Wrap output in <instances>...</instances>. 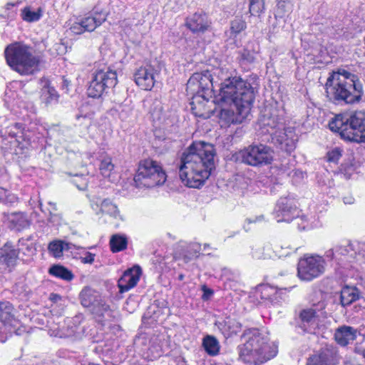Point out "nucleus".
Returning <instances> with one entry per match:
<instances>
[{
	"label": "nucleus",
	"instance_id": "obj_1",
	"mask_svg": "<svg viewBox=\"0 0 365 365\" xmlns=\"http://www.w3.org/2000/svg\"><path fill=\"white\" fill-rule=\"evenodd\" d=\"M259 78L252 74L244 80L235 76L225 78L220 84L214 103L222 106L219 117L227 123H242L250 115L259 88Z\"/></svg>",
	"mask_w": 365,
	"mask_h": 365
},
{
	"label": "nucleus",
	"instance_id": "obj_2",
	"mask_svg": "<svg viewBox=\"0 0 365 365\" xmlns=\"http://www.w3.org/2000/svg\"><path fill=\"white\" fill-rule=\"evenodd\" d=\"M215 156L212 144L193 142L181 156L179 175L182 182L190 187L202 186L215 168Z\"/></svg>",
	"mask_w": 365,
	"mask_h": 365
},
{
	"label": "nucleus",
	"instance_id": "obj_3",
	"mask_svg": "<svg viewBox=\"0 0 365 365\" xmlns=\"http://www.w3.org/2000/svg\"><path fill=\"white\" fill-rule=\"evenodd\" d=\"M239 357L246 364L259 365L274 357L277 347L269 343L268 336L257 328L247 329L241 336Z\"/></svg>",
	"mask_w": 365,
	"mask_h": 365
},
{
	"label": "nucleus",
	"instance_id": "obj_4",
	"mask_svg": "<svg viewBox=\"0 0 365 365\" xmlns=\"http://www.w3.org/2000/svg\"><path fill=\"white\" fill-rule=\"evenodd\" d=\"M326 92L334 103H358L363 95V87L357 76L344 69L333 72L327 78Z\"/></svg>",
	"mask_w": 365,
	"mask_h": 365
},
{
	"label": "nucleus",
	"instance_id": "obj_5",
	"mask_svg": "<svg viewBox=\"0 0 365 365\" xmlns=\"http://www.w3.org/2000/svg\"><path fill=\"white\" fill-rule=\"evenodd\" d=\"M331 131L348 141L365 143V113L354 111L336 115L329 123Z\"/></svg>",
	"mask_w": 365,
	"mask_h": 365
},
{
	"label": "nucleus",
	"instance_id": "obj_6",
	"mask_svg": "<svg viewBox=\"0 0 365 365\" xmlns=\"http://www.w3.org/2000/svg\"><path fill=\"white\" fill-rule=\"evenodd\" d=\"M4 56L10 68L21 75H31L39 71V58L31 53L29 46L21 42L7 46Z\"/></svg>",
	"mask_w": 365,
	"mask_h": 365
},
{
	"label": "nucleus",
	"instance_id": "obj_7",
	"mask_svg": "<svg viewBox=\"0 0 365 365\" xmlns=\"http://www.w3.org/2000/svg\"><path fill=\"white\" fill-rule=\"evenodd\" d=\"M166 177L158 162L145 159L140 162L134 182L137 187L151 188L163 185L166 180Z\"/></svg>",
	"mask_w": 365,
	"mask_h": 365
},
{
	"label": "nucleus",
	"instance_id": "obj_8",
	"mask_svg": "<svg viewBox=\"0 0 365 365\" xmlns=\"http://www.w3.org/2000/svg\"><path fill=\"white\" fill-rule=\"evenodd\" d=\"M232 158L237 162L253 167H261L272 163L274 150L264 144H252L236 153Z\"/></svg>",
	"mask_w": 365,
	"mask_h": 365
},
{
	"label": "nucleus",
	"instance_id": "obj_9",
	"mask_svg": "<svg viewBox=\"0 0 365 365\" xmlns=\"http://www.w3.org/2000/svg\"><path fill=\"white\" fill-rule=\"evenodd\" d=\"M362 250L365 252V245ZM325 257L331 260H334L339 265L344 267L348 263L354 262L359 263L365 262V254L360 252H356L352 244L346 245H339L334 249H330L325 252Z\"/></svg>",
	"mask_w": 365,
	"mask_h": 365
},
{
	"label": "nucleus",
	"instance_id": "obj_10",
	"mask_svg": "<svg viewBox=\"0 0 365 365\" xmlns=\"http://www.w3.org/2000/svg\"><path fill=\"white\" fill-rule=\"evenodd\" d=\"M213 78L207 71L194 73L187 81L186 91L190 94H205L207 96H215L214 94Z\"/></svg>",
	"mask_w": 365,
	"mask_h": 365
},
{
	"label": "nucleus",
	"instance_id": "obj_11",
	"mask_svg": "<svg viewBox=\"0 0 365 365\" xmlns=\"http://www.w3.org/2000/svg\"><path fill=\"white\" fill-rule=\"evenodd\" d=\"M325 261L322 257L313 255L301 259L298 262L297 274L300 279L311 281L324 273Z\"/></svg>",
	"mask_w": 365,
	"mask_h": 365
},
{
	"label": "nucleus",
	"instance_id": "obj_12",
	"mask_svg": "<svg viewBox=\"0 0 365 365\" xmlns=\"http://www.w3.org/2000/svg\"><path fill=\"white\" fill-rule=\"evenodd\" d=\"M160 71V64L158 61H154L153 64L139 68L134 74V81L142 89L151 90Z\"/></svg>",
	"mask_w": 365,
	"mask_h": 365
},
{
	"label": "nucleus",
	"instance_id": "obj_13",
	"mask_svg": "<svg viewBox=\"0 0 365 365\" xmlns=\"http://www.w3.org/2000/svg\"><path fill=\"white\" fill-rule=\"evenodd\" d=\"M268 140L280 150L291 153L296 148L298 137L294 129L289 127L272 133Z\"/></svg>",
	"mask_w": 365,
	"mask_h": 365
},
{
	"label": "nucleus",
	"instance_id": "obj_14",
	"mask_svg": "<svg viewBox=\"0 0 365 365\" xmlns=\"http://www.w3.org/2000/svg\"><path fill=\"white\" fill-rule=\"evenodd\" d=\"M338 348L326 345L307 359L306 365H336L340 359Z\"/></svg>",
	"mask_w": 365,
	"mask_h": 365
},
{
	"label": "nucleus",
	"instance_id": "obj_15",
	"mask_svg": "<svg viewBox=\"0 0 365 365\" xmlns=\"http://www.w3.org/2000/svg\"><path fill=\"white\" fill-rule=\"evenodd\" d=\"M259 124L263 132L271 135L283 127V119L275 108L265 110L259 118Z\"/></svg>",
	"mask_w": 365,
	"mask_h": 365
},
{
	"label": "nucleus",
	"instance_id": "obj_16",
	"mask_svg": "<svg viewBox=\"0 0 365 365\" xmlns=\"http://www.w3.org/2000/svg\"><path fill=\"white\" fill-rule=\"evenodd\" d=\"M191 96V110L195 116L203 118H209L213 111L210 109L209 104H217L210 100L213 96H207L205 94H190Z\"/></svg>",
	"mask_w": 365,
	"mask_h": 365
},
{
	"label": "nucleus",
	"instance_id": "obj_17",
	"mask_svg": "<svg viewBox=\"0 0 365 365\" xmlns=\"http://www.w3.org/2000/svg\"><path fill=\"white\" fill-rule=\"evenodd\" d=\"M211 20L203 11H197L187 16L185 26L193 34H204L211 27Z\"/></svg>",
	"mask_w": 365,
	"mask_h": 365
},
{
	"label": "nucleus",
	"instance_id": "obj_18",
	"mask_svg": "<svg viewBox=\"0 0 365 365\" xmlns=\"http://www.w3.org/2000/svg\"><path fill=\"white\" fill-rule=\"evenodd\" d=\"M142 274L140 266L135 265L125 270L118 281L120 293L128 292L138 284Z\"/></svg>",
	"mask_w": 365,
	"mask_h": 365
},
{
	"label": "nucleus",
	"instance_id": "obj_19",
	"mask_svg": "<svg viewBox=\"0 0 365 365\" xmlns=\"http://www.w3.org/2000/svg\"><path fill=\"white\" fill-rule=\"evenodd\" d=\"M277 217L282 216V218L277 220V222H289L299 215V211L295 207H293L290 200L287 198H280L277 204Z\"/></svg>",
	"mask_w": 365,
	"mask_h": 365
},
{
	"label": "nucleus",
	"instance_id": "obj_20",
	"mask_svg": "<svg viewBox=\"0 0 365 365\" xmlns=\"http://www.w3.org/2000/svg\"><path fill=\"white\" fill-rule=\"evenodd\" d=\"M358 331L351 326L342 325L335 329L334 339L341 346H346L357 337Z\"/></svg>",
	"mask_w": 365,
	"mask_h": 365
},
{
	"label": "nucleus",
	"instance_id": "obj_21",
	"mask_svg": "<svg viewBox=\"0 0 365 365\" xmlns=\"http://www.w3.org/2000/svg\"><path fill=\"white\" fill-rule=\"evenodd\" d=\"M19 253V250L14 249L9 242L1 247V264L5 266L4 269L8 272H11L16 265Z\"/></svg>",
	"mask_w": 365,
	"mask_h": 365
},
{
	"label": "nucleus",
	"instance_id": "obj_22",
	"mask_svg": "<svg viewBox=\"0 0 365 365\" xmlns=\"http://www.w3.org/2000/svg\"><path fill=\"white\" fill-rule=\"evenodd\" d=\"M4 217L5 218L4 222L7 224L8 227L11 230L21 231L30 225L29 220L21 212L4 213Z\"/></svg>",
	"mask_w": 365,
	"mask_h": 365
},
{
	"label": "nucleus",
	"instance_id": "obj_23",
	"mask_svg": "<svg viewBox=\"0 0 365 365\" xmlns=\"http://www.w3.org/2000/svg\"><path fill=\"white\" fill-rule=\"evenodd\" d=\"M107 15L108 14L103 11L100 12L96 11L80 21L85 31L91 32L106 21Z\"/></svg>",
	"mask_w": 365,
	"mask_h": 365
},
{
	"label": "nucleus",
	"instance_id": "obj_24",
	"mask_svg": "<svg viewBox=\"0 0 365 365\" xmlns=\"http://www.w3.org/2000/svg\"><path fill=\"white\" fill-rule=\"evenodd\" d=\"M11 307L9 303L1 302V323L3 324L5 329L9 330V332H15L16 327L18 325L19 322L16 319L10 310Z\"/></svg>",
	"mask_w": 365,
	"mask_h": 365
},
{
	"label": "nucleus",
	"instance_id": "obj_25",
	"mask_svg": "<svg viewBox=\"0 0 365 365\" xmlns=\"http://www.w3.org/2000/svg\"><path fill=\"white\" fill-rule=\"evenodd\" d=\"M359 297L360 291L356 287L344 286L340 292V304L346 307L358 300Z\"/></svg>",
	"mask_w": 365,
	"mask_h": 365
},
{
	"label": "nucleus",
	"instance_id": "obj_26",
	"mask_svg": "<svg viewBox=\"0 0 365 365\" xmlns=\"http://www.w3.org/2000/svg\"><path fill=\"white\" fill-rule=\"evenodd\" d=\"M93 76L96 77L97 81H100L102 83H105L107 87L110 88L115 87L118 82L116 72L109 68L97 70Z\"/></svg>",
	"mask_w": 365,
	"mask_h": 365
},
{
	"label": "nucleus",
	"instance_id": "obj_27",
	"mask_svg": "<svg viewBox=\"0 0 365 365\" xmlns=\"http://www.w3.org/2000/svg\"><path fill=\"white\" fill-rule=\"evenodd\" d=\"M260 297L268 300L272 304H277L282 299V290L269 285H262L259 287Z\"/></svg>",
	"mask_w": 365,
	"mask_h": 365
},
{
	"label": "nucleus",
	"instance_id": "obj_28",
	"mask_svg": "<svg viewBox=\"0 0 365 365\" xmlns=\"http://www.w3.org/2000/svg\"><path fill=\"white\" fill-rule=\"evenodd\" d=\"M219 328L226 337H230L241 331L242 324L235 319L227 317L219 323Z\"/></svg>",
	"mask_w": 365,
	"mask_h": 365
},
{
	"label": "nucleus",
	"instance_id": "obj_29",
	"mask_svg": "<svg viewBox=\"0 0 365 365\" xmlns=\"http://www.w3.org/2000/svg\"><path fill=\"white\" fill-rule=\"evenodd\" d=\"M42 83H43L41 88L42 101L46 105L58 102L59 96L55 88L51 86L49 81H42Z\"/></svg>",
	"mask_w": 365,
	"mask_h": 365
},
{
	"label": "nucleus",
	"instance_id": "obj_30",
	"mask_svg": "<svg viewBox=\"0 0 365 365\" xmlns=\"http://www.w3.org/2000/svg\"><path fill=\"white\" fill-rule=\"evenodd\" d=\"M110 89L107 85L102 83L100 81H97L96 77L93 76L92 80L87 89L88 95L91 98H100L103 93H107Z\"/></svg>",
	"mask_w": 365,
	"mask_h": 365
},
{
	"label": "nucleus",
	"instance_id": "obj_31",
	"mask_svg": "<svg viewBox=\"0 0 365 365\" xmlns=\"http://www.w3.org/2000/svg\"><path fill=\"white\" fill-rule=\"evenodd\" d=\"M99 292L89 287H84L79 294L81 304L84 307H89L98 297Z\"/></svg>",
	"mask_w": 365,
	"mask_h": 365
},
{
	"label": "nucleus",
	"instance_id": "obj_32",
	"mask_svg": "<svg viewBox=\"0 0 365 365\" xmlns=\"http://www.w3.org/2000/svg\"><path fill=\"white\" fill-rule=\"evenodd\" d=\"M48 273L66 281H71L74 277L71 270L60 264L51 266L49 268Z\"/></svg>",
	"mask_w": 365,
	"mask_h": 365
},
{
	"label": "nucleus",
	"instance_id": "obj_33",
	"mask_svg": "<svg viewBox=\"0 0 365 365\" xmlns=\"http://www.w3.org/2000/svg\"><path fill=\"white\" fill-rule=\"evenodd\" d=\"M128 240L125 235L115 234L112 235L110 240V250L113 252H118L127 248Z\"/></svg>",
	"mask_w": 365,
	"mask_h": 365
},
{
	"label": "nucleus",
	"instance_id": "obj_34",
	"mask_svg": "<svg viewBox=\"0 0 365 365\" xmlns=\"http://www.w3.org/2000/svg\"><path fill=\"white\" fill-rule=\"evenodd\" d=\"M202 346L205 351L210 356H215L219 353L220 344L217 339L211 335L203 338Z\"/></svg>",
	"mask_w": 365,
	"mask_h": 365
},
{
	"label": "nucleus",
	"instance_id": "obj_35",
	"mask_svg": "<svg viewBox=\"0 0 365 365\" xmlns=\"http://www.w3.org/2000/svg\"><path fill=\"white\" fill-rule=\"evenodd\" d=\"M247 28L246 22L242 17L236 16L230 22V29L229 31V36L230 38H235L242 31Z\"/></svg>",
	"mask_w": 365,
	"mask_h": 365
},
{
	"label": "nucleus",
	"instance_id": "obj_36",
	"mask_svg": "<svg viewBox=\"0 0 365 365\" xmlns=\"http://www.w3.org/2000/svg\"><path fill=\"white\" fill-rule=\"evenodd\" d=\"M42 16V11L38 8L37 11H31L29 7H25L21 12L23 20L27 22H34L40 19Z\"/></svg>",
	"mask_w": 365,
	"mask_h": 365
},
{
	"label": "nucleus",
	"instance_id": "obj_37",
	"mask_svg": "<svg viewBox=\"0 0 365 365\" xmlns=\"http://www.w3.org/2000/svg\"><path fill=\"white\" fill-rule=\"evenodd\" d=\"M299 317L302 320V322L303 323L304 327H305L306 324L309 325L314 323L317 315L314 309H307L302 310L300 313Z\"/></svg>",
	"mask_w": 365,
	"mask_h": 365
},
{
	"label": "nucleus",
	"instance_id": "obj_38",
	"mask_svg": "<svg viewBox=\"0 0 365 365\" xmlns=\"http://www.w3.org/2000/svg\"><path fill=\"white\" fill-rule=\"evenodd\" d=\"M48 250L55 257H60L64 250V242L62 240H54L48 244Z\"/></svg>",
	"mask_w": 365,
	"mask_h": 365
},
{
	"label": "nucleus",
	"instance_id": "obj_39",
	"mask_svg": "<svg viewBox=\"0 0 365 365\" xmlns=\"http://www.w3.org/2000/svg\"><path fill=\"white\" fill-rule=\"evenodd\" d=\"M109 311H110V305L107 303L106 297L101 296V297L98 299L97 307L94 308L93 314L99 317H103L104 314Z\"/></svg>",
	"mask_w": 365,
	"mask_h": 365
},
{
	"label": "nucleus",
	"instance_id": "obj_40",
	"mask_svg": "<svg viewBox=\"0 0 365 365\" xmlns=\"http://www.w3.org/2000/svg\"><path fill=\"white\" fill-rule=\"evenodd\" d=\"M101 211L112 216H116L118 212V207L108 199H105L101 204Z\"/></svg>",
	"mask_w": 365,
	"mask_h": 365
},
{
	"label": "nucleus",
	"instance_id": "obj_41",
	"mask_svg": "<svg viewBox=\"0 0 365 365\" xmlns=\"http://www.w3.org/2000/svg\"><path fill=\"white\" fill-rule=\"evenodd\" d=\"M114 168V165L112 163V160L110 158L103 159L100 164V171L103 176L105 178L109 177L111 171Z\"/></svg>",
	"mask_w": 365,
	"mask_h": 365
},
{
	"label": "nucleus",
	"instance_id": "obj_42",
	"mask_svg": "<svg viewBox=\"0 0 365 365\" xmlns=\"http://www.w3.org/2000/svg\"><path fill=\"white\" fill-rule=\"evenodd\" d=\"M292 9V5L289 0H279L277 4V14L279 17L284 16Z\"/></svg>",
	"mask_w": 365,
	"mask_h": 365
},
{
	"label": "nucleus",
	"instance_id": "obj_43",
	"mask_svg": "<svg viewBox=\"0 0 365 365\" xmlns=\"http://www.w3.org/2000/svg\"><path fill=\"white\" fill-rule=\"evenodd\" d=\"M264 9V0H250V12L252 15H259Z\"/></svg>",
	"mask_w": 365,
	"mask_h": 365
},
{
	"label": "nucleus",
	"instance_id": "obj_44",
	"mask_svg": "<svg viewBox=\"0 0 365 365\" xmlns=\"http://www.w3.org/2000/svg\"><path fill=\"white\" fill-rule=\"evenodd\" d=\"M163 111V106L159 100L155 99L150 108V113L153 119L160 120V115Z\"/></svg>",
	"mask_w": 365,
	"mask_h": 365
},
{
	"label": "nucleus",
	"instance_id": "obj_45",
	"mask_svg": "<svg viewBox=\"0 0 365 365\" xmlns=\"http://www.w3.org/2000/svg\"><path fill=\"white\" fill-rule=\"evenodd\" d=\"M342 150L340 148H335L327 153V159L329 163L337 164L341 157Z\"/></svg>",
	"mask_w": 365,
	"mask_h": 365
},
{
	"label": "nucleus",
	"instance_id": "obj_46",
	"mask_svg": "<svg viewBox=\"0 0 365 365\" xmlns=\"http://www.w3.org/2000/svg\"><path fill=\"white\" fill-rule=\"evenodd\" d=\"M23 125L21 123H15L14 125L8 132L9 135L12 138H23Z\"/></svg>",
	"mask_w": 365,
	"mask_h": 365
},
{
	"label": "nucleus",
	"instance_id": "obj_47",
	"mask_svg": "<svg viewBox=\"0 0 365 365\" xmlns=\"http://www.w3.org/2000/svg\"><path fill=\"white\" fill-rule=\"evenodd\" d=\"M70 29L71 32H73L75 34H81L83 32H85V30L83 28V25L81 21H79L78 22L73 23L72 26L70 27Z\"/></svg>",
	"mask_w": 365,
	"mask_h": 365
},
{
	"label": "nucleus",
	"instance_id": "obj_48",
	"mask_svg": "<svg viewBox=\"0 0 365 365\" xmlns=\"http://www.w3.org/2000/svg\"><path fill=\"white\" fill-rule=\"evenodd\" d=\"M4 195L5 197L4 199V202L5 204L13 205L17 202V197L14 194L8 192L6 190H4Z\"/></svg>",
	"mask_w": 365,
	"mask_h": 365
},
{
	"label": "nucleus",
	"instance_id": "obj_49",
	"mask_svg": "<svg viewBox=\"0 0 365 365\" xmlns=\"http://www.w3.org/2000/svg\"><path fill=\"white\" fill-rule=\"evenodd\" d=\"M241 58L242 60L246 61L248 63H252L255 60L253 54L248 50H244L242 52Z\"/></svg>",
	"mask_w": 365,
	"mask_h": 365
},
{
	"label": "nucleus",
	"instance_id": "obj_50",
	"mask_svg": "<svg viewBox=\"0 0 365 365\" xmlns=\"http://www.w3.org/2000/svg\"><path fill=\"white\" fill-rule=\"evenodd\" d=\"M202 289L203 291L202 299L204 301L208 300L210 298V297L213 294L212 289L207 288L205 285L202 286Z\"/></svg>",
	"mask_w": 365,
	"mask_h": 365
},
{
	"label": "nucleus",
	"instance_id": "obj_51",
	"mask_svg": "<svg viewBox=\"0 0 365 365\" xmlns=\"http://www.w3.org/2000/svg\"><path fill=\"white\" fill-rule=\"evenodd\" d=\"M95 255L91 252H86L85 257H82L81 262L84 264H92L94 261Z\"/></svg>",
	"mask_w": 365,
	"mask_h": 365
},
{
	"label": "nucleus",
	"instance_id": "obj_52",
	"mask_svg": "<svg viewBox=\"0 0 365 365\" xmlns=\"http://www.w3.org/2000/svg\"><path fill=\"white\" fill-rule=\"evenodd\" d=\"M343 201L345 204L351 205L354 202V198L352 196L349 195L344 197Z\"/></svg>",
	"mask_w": 365,
	"mask_h": 365
},
{
	"label": "nucleus",
	"instance_id": "obj_53",
	"mask_svg": "<svg viewBox=\"0 0 365 365\" xmlns=\"http://www.w3.org/2000/svg\"><path fill=\"white\" fill-rule=\"evenodd\" d=\"M190 247H191L192 250H193V252H194V255H197V253H198L200 252V245L197 244H195V243L192 244V245H190Z\"/></svg>",
	"mask_w": 365,
	"mask_h": 365
},
{
	"label": "nucleus",
	"instance_id": "obj_54",
	"mask_svg": "<svg viewBox=\"0 0 365 365\" xmlns=\"http://www.w3.org/2000/svg\"><path fill=\"white\" fill-rule=\"evenodd\" d=\"M101 296H102L101 294L99 293L98 294V297L94 299L93 304H92V306L89 307L90 308H91L92 312H93L94 308H96L97 307V303L98 302V299L101 298Z\"/></svg>",
	"mask_w": 365,
	"mask_h": 365
},
{
	"label": "nucleus",
	"instance_id": "obj_55",
	"mask_svg": "<svg viewBox=\"0 0 365 365\" xmlns=\"http://www.w3.org/2000/svg\"><path fill=\"white\" fill-rule=\"evenodd\" d=\"M49 299L51 301L56 302L58 300L61 299V297L57 294L51 293Z\"/></svg>",
	"mask_w": 365,
	"mask_h": 365
},
{
	"label": "nucleus",
	"instance_id": "obj_56",
	"mask_svg": "<svg viewBox=\"0 0 365 365\" xmlns=\"http://www.w3.org/2000/svg\"><path fill=\"white\" fill-rule=\"evenodd\" d=\"M262 218H263V216L261 215V216H259V217H256L254 220L247 219V221H248L249 223H252V222H256L257 221H260Z\"/></svg>",
	"mask_w": 365,
	"mask_h": 365
},
{
	"label": "nucleus",
	"instance_id": "obj_57",
	"mask_svg": "<svg viewBox=\"0 0 365 365\" xmlns=\"http://www.w3.org/2000/svg\"><path fill=\"white\" fill-rule=\"evenodd\" d=\"M57 215L56 214H53V211L52 210H49V217H48V221L50 222H53V218L54 217H56Z\"/></svg>",
	"mask_w": 365,
	"mask_h": 365
},
{
	"label": "nucleus",
	"instance_id": "obj_58",
	"mask_svg": "<svg viewBox=\"0 0 365 365\" xmlns=\"http://www.w3.org/2000/svg\"><path fill=\"white\" fill-rule=\"evenodd\" d=\"M48 204L51 206L53 211H56L57 210V207H56V203L49 202Z\"/></svg>",
	"mask_w": 365,
	"mask_h": 365
},
{
	"label": "nucleus",
	"instance_id": "obj_59",
	"mask_svg": "<svg viewBox=\"0 0 365 365\" xmlns=\"http://www.w3.org/2000/svg\"><path fill=\"white\" fill-rule=\"evenodd\" d=\"M190 255H191V253H189V255H185V262L190 261L192 259V257L194 256V255H192V256H190Z\"/></svg>",
	"mask_w": 365,
	"mask_h": 365
},
{
	"label": "nucleus",
	"instance_id": "obj_60",
	"mask_svg": "<svg viewBox=\"0 0 365 365\" xmlns=\"http://www.w3.org/2000/svg\"><path fill=\"white\" fill-rule=\"evenodd\" d=\"M357 352L365 359V349L359 350Z\"/></svg>",
	"mask_w": 365,
	"mask_h": 365
},
{
	"label": "nucleus",
	"instance_id": "obj_61",
	"mask_svg": "<svg viewBox=\"0 0 365 365\" xmlns=\"http://www.w3.org/2000/svg\"><path fill=\"white\" fill-rule=\"evenodd\" d=\"M184 277H185V276H184V274H180L178 275V279L180 281H182V280H183Z\"/></svg>",
	"mask_w": 365,
	"mask_h": 365
},
{
	"label": "nucleus",
	"instance_id": "obj_62",
	"mask_svg": "<svg viewBox=\"0 0 365 365\" xmlns=\"http://www.w3.org/2000/svg\"><path fill=\"white\" fill-rule=\"evenodd\" d=\"M81 118H86V115H76V119H77V120H80Z\"/></svg>",
	"mask_w": 365,
	"mask_h": 365
},
{
	"label": "nucleus",
	"instance_id": "obj_63",
	"mask_svg": "<svg viewBox=\"0 0 365 365\" xmlns=\"http://www.w3.org/2000/svg\"><path fill=\"white\" fill-rule=\"evenodd\" d=\"M68 249H69L68 244L64 242V250H68Z\"/></svg>",
	"mask_w": 365,
	"mask_h": 365
},
{
	"label": "nucleus",
	"instance_id": "obj_64",
	"mask_svg": "<svg viewBox=\"0 0 365 365\" xmlns=\"http://www.w3.org/2000/svg\"><path fill=\"white\" fill-rule=\"evenodd\" d=\"M14 4H7V9H9V6H14Z\"/></svg>",
	"mask_w": 365,
	"mask_h": 365
}]
</instances>
